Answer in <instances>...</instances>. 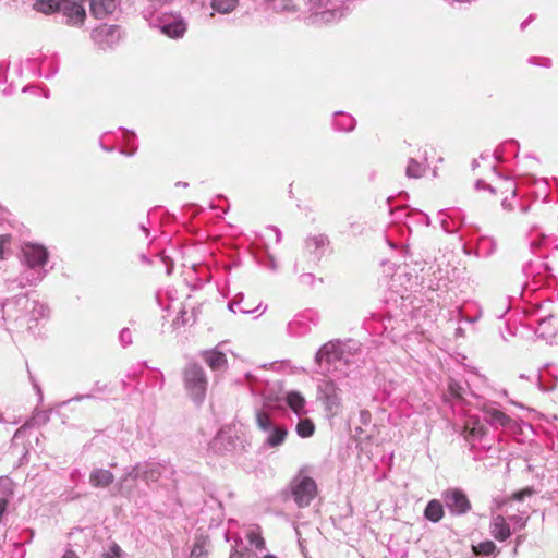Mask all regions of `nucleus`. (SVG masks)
Listing matches in <instances>:
<instances>
[{"label":"nucleus","mask_w":558,"mask_h":558,"mask_svg":"<svg viewBox=\"0 0 558 558\" xmlns=\"http://www.w3.org/2000/svg\"><path fill=\"white\" fill-rule=\"evenodd\" d=\"M184 388L189 397L197 404H202L207 390L205 371L197 364H190L183 371Z\"/></svg>","instance_id":"f257e3e1"},{"label":"nucleus","mask_w":558,"mask_h":558,"mask_svg":"<svg viewBox=\"0 0 558 558\" xmlns=\"http://www.w3.org/2000/svg\"><path fill=\"white\" fill-rule=\"evenodd\" d=\"M291 493L298 506L303 508L308 506L316 497L317 485L315 481L308 476L299 477L292 482Z\"/></svg>","instance_id":"f03ea898"},{"label":"nucleus","mask_w":558,"mask_h":558,"mask_svg":"<svg viewBox=\"0 0 558 558\" xmlns=\"http://www.w3.org/2000/svg\"><path fill=\"white\" fill-rule=\"evenodd\" d=\"M22 254L28 267H43L48 260V251L44 245L35 243H24L22 246Z\"/></svg>","instance_id":"7ed1b4c3"},{"label":"nucleus","mask_w":558,"mask_h":558,"mask_svg":"<svg viewBox=\"0 0 558 558\" xmlns=\"http://www.w3.org/2000/svg\"><path fill=\"white\" fill-rule=\"evenodd\" d=\"M85 0H61L59 11H61L66 17L68 23L72 25L83 24L86 12L84 9Z\"/></svg>","instance_id":"20e7f679"},{"label":"nucleus","mask_w":558,"mask_h":558,"mask_svg":"<svg viewBox=\"0 0 558 558\" xmlns=\"http://www.w3.org/2000/svg\"><path fill=\"white\" fill-rule=\"evenodd\" d=\"M202 357L208 367L214 372L225 371L228 367V360L226 354L217 349L203 351Z\"/></svg>","instance_id":"39448f33"},{"label":"nucleus","mask_w":558,"mask_h":558,"mask_svg":"<svg viewBox=\"0 0 558 558\" xmlns=\"http://www.w3.org/2000/svg\"><path fill=\"white\" fill-rule=\"evenodd\" d=\"M320 390L324 395L327 408L329 410L338 409L341 404V399L339 395V389L331 380H326L320 386Z\"/></svg>","instance_id":"423d86ee"},{"label":"nucleus","mask_w":558,"mask_h":558,"mask_svg":"<svg viewBox=\"0 0 558 558\" xmlns=\"http://www.w3.org/2000/svg\"><path fill=\"white\" fill-rule=\"evenodd\" d=\"M490 533L500 542L506 541L511 535L510 527L502 515L498 514L493 518L490 523Z\"/></svg>","instance_id":"0eeeda50"},{"label":"nucleus","mask_w":558,"mask_h":558,"mask_svg":"<svg viewBox=\"0 0 558 558\" xmlns=\"http://www.w3.org/2000/svg\"><path fill=\"white\" fill-rule=\"evenodd\" d=\"M116 9V0H90V12L101 19L112 13Z\"/></svg>","instance_id":"6e6552de"},{"label":"nucleus","mask_w":558,"mask_h":558,"mask_svg":"<svg viewBox=\"0 0 558 558\" xmlns=\"http://www.w3.org/2000/svg\"><path fill=\"white\" fill-rule=\"evenodd\" d=\"M89 481L94 487H107L113 483L114 476L108 470L97 469L92 472Z\"/></svg>","instance_id":"1a4fd4ad"},{"label":"nucleus","mask_w":558,"mask_h":558,"mask_svg":"<svg viewBox=\"0 0 558 558\" xmlns=\"http://www.w3.org/2000/svg\"><path fill=\"white\" fill-rule=\"evenodd\" d=\"M484 433V426L477 420L468 422L462 430V435L466 441L481 439Z\"/></svg>","instance_id":"9d476101"},{"label":"nucleus","mask_w":558,"mask_h":558,"mask_svg":"<svg viewBox=\"0 0 558 558\" xmlns=\"http://www.w3.org/2000/svg\"><path fill=\"white\" fill-rule=\"evenodd\" d=\"M245 537L247 542L258 550L266 548V542L262 536V531L258 525H254L247 529Z\"/></svg>","instance_id":"9b49d317"},{"label":"nucleus","mask_w":558,"mask_h":558,"mask_svg":"<svg viewBox=\"0 0 558 558\" xmlns=\"http://www.w3.org/2000/svg\"><path fill=\"white\" fill-rule=\"evenodd\" d=\"M287 404L289 408L298 415H302L305 413V399L304 397L296 391H291L287 395Z\"/></svg>","instance_id":"f8f14e48"},{"label":"nucleus","mask_w":558,"mask_h":558,"mask_svg":"<svg viewBox=\"0 0 558 558\" xmlns=\"http://www.w3.org/2000/svg\"><path fill=\"white\" fill-rule=\"evenodd\" d=\"M288 436V429L283 426H274L270 429V435L266 439V444L271 447H278L280 446Z\"/></svg>","instance_id":"ddd939ff"},{"label":"nucleus","mask_w":558,"mask_h":558,"mask_svg":"<svg viewBox=\"0 0 558 558\" xmlns=\"http://www.w3.org/2000/svg\"><path fill=\"white\" fill-rule=\"evenodd\" d=\"M424 514L428 520L438 522L444 515L442 505L437 500L429 501L425 508Z\"/></svg>","instance_id":"4468645a"},{"label":"nucleus","mask_w":558,"mask_h":558,"mask_svg":"<svg viewBox=\"0 0 558 558\" xmlns=\"http://www.w3.org/2000/svg\"><path fill=\"white\" fill-rule=\"evenodd\" d=\"M61 0H36L34 8L36 11L50 14L59 11Z\"/></svg>","instance_id":"2eb2a0df"},{"label":"nucleus","mask_w":558,"mask_h":558,"mask_svg":"<svg viewBox=\"0 0 558 558\" xmlns=\"http://www.w3.org/2000/svg\"><path fill=\"white\" fill-rule=\"evenodd\" d=\"M471 509V502L465 494L456 489V514H463Z\"/></svg>","instance_id":"dca6fc26"},{"label":"nucleus","mask_w":558,"mask_h":558,"mask_svg":"<svg viewBox=\"0 0 558 558\" xmlns=\"http://www.w3.org/2000/svg\"><path fill=\"white\" fill-rule=\"evenodd\" d=\"M238 0H213L211 8L219 13H230L235 9Z\"/></svg>","instance_id":"f3484780"},{"label":"nucleus","mask_w":558,"mask_h":558,"mask_svg":"<svg viewBox=\"0 0 558 558\" xmlns=\"http://www.w3.org/2000/svg\"><path fill=\"white\" fill-rule=\"evenodd\" d=\"M315 432V425L310 418L301 420L296 425V433L300 437H311Z\"/></svg>","instance_id":"a211bd4d"},{"label":"nucleus","mask_w":558,"mask_h":558,"mask_svg":"<svg viewBox=\"0 0 558 558\" xmlns=\"http://www.w3.org/2000/svg\"><path fill=\"white\" fill-rule=\"evenodd\" d=\"M425 172V168L422 163L417 162L414 159H411L407 167V175L409 178L418 179L423 177Z\"/></svg>","instance_id":"6ab92c4d"},{"label":"nucleus","mask_w":558,"mask_h":558,"mask_svg":"<svg viewBox=\"0 0 558 558\" xmlns=\"http://www.w3.org/2000/svg\"><path fill=\"white\" fill-rule=\"evenodd\" d=\"M472 548L476 555L488 556L495 551L496 545L492 541H485L478 545H473Z\"/></svg>","instance_id":"aec40b11"},{"label":"nucleus","mask_w":558,"mask_h":558,"mask_svg":"<svg viewBox=\"0 0 558 558\" xmlns=\"http://www.w3.org/2000/svg\"><path fill=\"white\" fill-rule=\"evenodd\" d=\"M185 26L182 23L169 24L162 27V32L170 37H180L183 35Z\"/></svg>","instance_id":"412c9836"},{"label":"nucleus","mask_w":558,"mask_h":558,"mask_svg":"<svg viewBox=\"0 0 558 558\" xmlns=\"http://www.w3.org/2000/svg\"><path fill=\"white\" fill-rule=\"evenodd\" d=\"M488 415H489V422L493 424H498V425L505 426L510 421L509 416L499 410L494 409L488 412Z\"/></svg>","instance_id":"4be33fe9"},{"label":"nucleus","mask_w":558,"mask_h":558,"mask_svg":"<svg viewBox=\"0 0 558 558\" xmlns=\"http://www.w3.org/2000/svg\"><path fill=\"white\" fill-rule=\"evenodd\" d=\"M256 424L262 430H270L274 427L271 418L266 412L256 413Z\"/></svg>","instance_id":"5701e85b"},{"label":"nucleus","mask_w":558,"mask_h":558,"mask_svg":"<svg viewBox=\"0 0 558 558\" xmlns=\"http://www.w3.org/2000/svg\"><path fill=\"white\" fill-rule=\"evenodd\" d=\"M11 243H12L11 234H1L0 235V260L5 259V254L9 251Z\"/></svg>","instance_id":"b1692460"},{"label":"nucleus","mask_w":558,"mask_h":558,"mask_svg":"<svg viewBox=\"0 0 558 558\" xmlns=\"http://www.w3.org/2000/svg\"><path fill=\"white\" fill-rule=\"evenodd\" d=\"M191 558H208V553L203 543H196L193 546Z\"/></svg>","instance_id":"393cba45"},{"label":"nucleus","mask_w":558,"mask_h":558,"mask_svg":"<svg viewBox=\"0 0 558 558\" xmlns=\"http://www.w3.org/2000/svg\"><path fill=\"white\" fill-rule=\"evenodd\" d=\"M122 550L118 544H112L110 548L104 553L102 558H121Z\"/></svg>","instance_id":"a878e982"},{"label":"nucleus","mask_w":558,"mask_h":558,"mask_svg":"<svg viewBox=\"0 0 558 558\" xmlns=\"http://www.w3.org/2000/svg\"><path fill=\"white\" fill-rule=\"evenodd\" d=\"M327 242L328 241H327L326 236L319 235V236L310 238L306 241V245L308 248H311L312 246L319 247V246H324Z\"/></svg>","instance_id":"bb28decb"},{"label":"nucleus","mask_w":558,"mask_h":558,"mask_svg":"<svg viewBox=\"0 0 558 558\" xmlns=\"http://www.w3.org/2000/svg\"><path fill=\"white\" fill-rule=\"evenodd\" d=\"M509 521L514 524V529H523L527 522V518H523L522 515H510Z\"/></svg>","instance_id":"cd10ccee"},{"label":"nucleus","mask_w":558,"mask_h":558,"mask_svg":"<svg viewBox=\"0 0 558 558\" xmlns=\"http://www.w3.org/2000/svg\"><path fill=\"white\" fill-rule=\"evenodd\" d=\"M456 318H459V323H461L462 320H464V322H465V324H466L468 326H471L474 322H476V320H477L478 316H477V315H475V316H474V317H472V318H468V317H464V316H463L462 310H459V311H458V314H456Z\"/></svg>","instance_id":"c85d7f7f"},{"label":"nucleus","mask_w":558,"mask_h":558,"mask_svg":"<svg viewBox=\"0 0 558 558\" xmlns=\"http://www.w3.org/2000/svg\"><path fill=\"white\" fill-rule=\"evenodd\" d=\"M533 494V490L531 488H524L520 492H517L513 494L512 498L515 500H522L525 496H531Z\"/></svg>","instance_id":"c756f323"},{"label":"nucleus","mask_w":558,"mask_h":558,"mask_svg":"<svg viewBox=\"0 0 558 558\" xmlns=\"http://www.w3.org/2000/svg\"><path fill=\"white\" fill-rule=\"evenodd\" d=\"M241 558H258L257 554L248 548L239 550Z\"/></svg>","instance_id":"7c9ffc66"},{"label":"nucleus","mask_w":558,"mask_h":558,"mask_svg":"<svg viewBox=\"0 0 558 558\" xmlns=\"http://www.w3.org/2000/svg\"><path fill=\"white\" fill-rule=\"evenodd\" d=\"M504 185H505V191L509 192L511 194V197L513 198L515 196L514 184L511 181H505Z\"/></svg>","instance_id":"2f4dec72"},{"label":"nucleus","mask_w":558,"mask_h":558,"mask_svg":"<svg viewBox=\"0 0 558 558\" xmlns=\"http://www.w3.org/2000/svg\"><path fill=\"white\" fill-rule=\"evenodd\" d=\"M475 186H476V189H477V190H480V189H482V187H483V189H484V187H486V189H488L492 193H495V189H494L493 186H490V185L485 184L482 180H477V181H476Z\"/></svg>","instance_id":"473e14b6"},{"label":"nucleus","mask_w":558,"mask_h":558,"mask_svg":"<svg viewBox=\"0 0 558 558\" xmlns=\"http://www.w3.org/2000/svg\"><path fill=\"white\" fill-rule=\"evenodd\" d=\"M330 351H329V345L326 344L323 347V349L319 351L318 353V357L319 360H323L325 355H329Z\"/></svg>","instance_id":"72a5a7b5"},{"label":"nucleus","mask_w":558,"mask_h":558,"mask_svg":"<svg viewBox=\"0 0 558 558\" xmlns=\"http://www.w3.org/2000/svg\"><path fill=\"white\" fill-rule=\"evenodd\" d=\"M502 207L507 210H511L512 209V205L508 198V196H506L504 199H502V203H501Z\"/></svg>","instance_id":"f704fd0d"},{"label":"nucleus","mask_w":558,"mask_h":558,"mask_svg":"<svg viewBox=\"0 0 558 558\" xmlns=\"http://www.w3.org/2000/svg\"><path fill=\"white\" fill-rule=\"evenodd\" d=\"M460 390H462V388L456 384V392H454L456 405L458 404L459 400L462 399V395H461Z\"/></svg>","instance_id":"c9c22d12"},{"label":"nucleus","mask_w":558,"mask_h":558,"mask_svg":"<svg viewBox=\"0 0 558 558\" xmlns=\"http://www.w3.org/2000/svg\"><path fill=\"white\" fill-rule=\"evenodd\" d=\"M62 558H78V556L76 555L75 551H73L72 549H69L64 553V555L62 556Z\"/></svg>","instance_id":"e433bc0d"},{"label":"nucleus","mask_w":558,"mask_h":558,"mask_svg":"<svg viewBox=\"0 0 558 558\" xmlns=\"http://www.w3.org/2000/svg\"><path fill=\"white\" fill-rule=\"evenodd\" d=\"M465 332H466L465 328H463L462 326H459L458 328H456V338L464 337Z\"/></svg>","instance_id":"4c0bfd02"},{"label":"nucleus","mask_w":558,"mask_h":558,"mask_svg":"<svg viewBox=\"0 0 558 558\" xmlns=\"http://www.w3.org/2000/svg\"><path fill=\"white\" fill-rule=\"evenodd\" d=\"M229 558H241L239 550L233 551Z\"/></svg>","instance_id":"58836bf2"},{"label":"nucleus","mask_w":558,"mask_h":558,"mask_svg":"<svg viewBox=\"0 0 558 558\" xmlns=\"http://www.w3.org/2000/svg\"><path fill=\"white\" fill-rule=\"evenodd\" d=\"M263 558H278V557L275 555L268 554V555L264 556Z\"/></svg>","instance_id":"ea45409f"},{"label":"nucleus","mask_w":558,"mask_h":558,"mask_svg":"<svg viewBox=\"0 0 558 558\" xmlns=\"http://www.w3.org/2000/svg\"><path fill=\"white\" fill-rule=\"evenodd\" d=\"M448 390H449L450 392H451V391H453V386H452V384H449V386H448Z\"/></svg>","instance_id":"a19ab883"},{"label":"nucleus","mask_w":558,"mask_h":558,"mask_svg":"<svg viewBox=\"0 0 558 558\" xmlns=\"http://www.w3.org/2000/svg\"><path fill=\"white\" fill-rule=\"evenodd\" d=\"M520 542H522V537L521 536L518 537V543H520Z\"/></svg>","instance_id":"79ce46f5"},{"label":"nucleus","mask_w":558,"mask_h":558,"mask_svg":"<svg viewBox=\"0 0 558 558\" xmlns=\"http://www.w3.org/2000/svg\"><path fill=\"white\" fill-rule=\"evenodd\" d=\"M2 421V415L0 414V422Z\"/></svg>","instance_id":"37998d69"}]
</instances>
